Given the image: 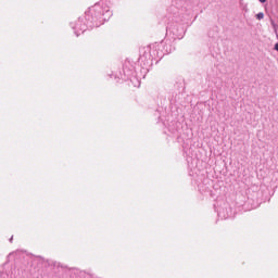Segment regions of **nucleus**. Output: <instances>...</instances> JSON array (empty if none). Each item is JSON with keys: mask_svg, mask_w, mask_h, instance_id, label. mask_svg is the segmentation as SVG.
Segmentation results:
<instances>
[{"mask_svg": "<svg viewBox=\"0 0 278 278\" xmlns=\"http://www.w3.org/2000/svg\"><path fill=\"white\" fill-rule=\"evenodd\" d=\"M18 253H21V252H20V251H15V252L9 253V255L7 256V264H8V262H10L11 260H14V257H16V255H18Z\"/></svg>", "mask_w": 278, "mask_h": 278, "instance_id": "obj_4", "label": "nucleus"}, {"mask_svg": "<svg viewBox=\"0 0 278 278\" xmlns=\"http://www.w3.org/2000/svg\"><path fill=\"white\" fill-rule=\"evenodd\" d=\"M168 12L173 14L176 21L177 18H181L186 12H188V2L184 0H174L172 5L168 8Z\"/></svg>", "mask_w": 278, "mask_h": 278, "instance_id": "obj_3", "label": "nucleus"}, {"mask_svg": "<svg viewBox=\"0 0 278 278\" xmlns=\"http://www.w3.org/2000/svg\"><path fill=\"white\" fill-rule=\"evenodd\" d=\"M12 240H13V237L10 238V242H12Z\"/></svg>", "mask_w": 278, "mask_h": 278, "instance_id": "obj_12", "label": "nucleus"}, {"mask_svg": "<svg viewBox=\"0 0 278 278\" xmlns=\"http://www.w3.org/2000/svg\"><path fill=\"white\" fill-rule=\"evenodd\" d=\"M13 274H14L13 271L2 273V274H1V277H2V278H12V275H13Z\"/></svg>", "mask_w": 278, "mask_h": 278, "instance_id": "obj_5", "label": "nucleus"}, {"mask_svg": "<svg viewBox=\"0 0 278 278\" xmlns=\"http://www.w3.org/2000/svg\"><path fill=\"white\" fill-rule=\"evenodd\" d=\"M261 3H266V0H258Z\"/></svg>", "mask_w": 278, "mask_h": 278, "instance_id": "obj_10", "label": "nucleus"}, {"mask_svg": "<svg viewBox=\"0 0 278 278\" xmlns=\"http://www.w3.org/2000/svg\"><path fill=\"white\" fill-rule=\"evenodd\" d=\"M218 216H219L220 218H225V219H226L229 215H223V212L219 211V212H218Z\"/></svg>", "mask_w": 278, "mask_h": 278, "instance_id": "obj_7", "label": "nucleus"}, {"mask_svg": "<svg viewBox=\"0 0 278 278\" xmlns=\"http://www.w3.org/2000/svg\"><path fill=\"white\" fill-rule=\"evenodd\" d=\"M54 266H58V268H60V263H54Z\"/></svg>", "mask_w": 278, "mask_h": 278, "instance_id": "obj_9", "label": "nucleus"}, {"mask_svg": "<svg viewBox=\"0 0 278 278\" xmlns=\"http://www.w3.org/2000/svg\"><path fill=\"white\" fill-rule=\"evenodd\" d=\"M139 60L140 62H142L144 60V56H140Z\"/></svg>", "mask_w": 278, "mask_h": 278, "instance_id": "obj_8", "label": "nucleus"}, {"mask_svg": "<svg viewBox=\"0 0 278 278\" xmlns=\"http://www.w3.org/2000/svg\"><path fill=\"white\" fill-rule=\"evenodd\" d=\"M112 11L110 7L103 5V3H96L90 7L84 15L79 16L76 21L71 22V27L75 36H81L88 29H94V27H101L109 18H112Z\"/></svg>", "mask_w": 278, "mask_h": 278, "instance_id": "obj_1", "label": "nucleus"}, {"mask_svg": "<svg viewBox=\"0 0 278 278\" xmlns=\"http://www.w3.org/2000/svg\"><path fill=\"white\" fill-rule=\"evenodd\" d=\"M256 18L257 21H262V18H264V14L262 12L257 13Z\"/></svg>", "mask_w": 278, "mask_h": 278, "instance_id": "obj_6", "label": "nucleus"}, {"mask_svg": "<svg viewBox=\"0 0 278 278\" xmlns=\"http://www.w3.org/2000/svg\"><path fill=\"white\" fill-rule=\"evenodd\" d=\"M4 266H8V263H5Z\"/></svg>", "mask_w": 278, "mask_h": 278, "instance_id": "obj_13", "label": "nucleus"}, {"mask_svg": "<svg viewBox=\"0 0 278 278\" xmlns=\"http://www.w3.org/2000/svg\"><path fill=\"white\" fill-rule=\"evenodd\" d=\"M115 78L123 81L129 80L135 88H140V76H138L136 67L129 61L124 63L123 73L116 74Z\"/></svg>", "mask_w": 278, "mask_h": 278, "instance_id": "obj_2", "label": "nucleus"}, {"mask_svg": "<svg viewBox=\"0 0 278 278\" xmlns=\"http://www.w3.org/2000/svg\"><path fill=\"white\" fill-rule=\"evenodd\" d=\"M156 47H160V45H157V46H152V49H155Z\"/></svg>", "mask_w": 278, "mask_h": 278, "instance_id": "obj_11", "label": "nucleus"}]
</instances>
